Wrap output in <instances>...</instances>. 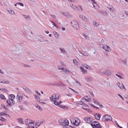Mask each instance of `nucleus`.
Returning <instances> with one entry per match:
<instances>
[{
  "label": "nucleus",
  "mask_w": 128,
  "mask_h": 128,
  "mask_svg": "<svg viewBox=\"0 0 128 128\" xmlns=\"http://www.w3.org/2000/svg\"><path fill=\"white\" fill-rule=\"evenodd\" d=\"M71 123L74 125L77 126L79 124L80 120L79 118L76 117H73L71 118Z\"/></svg>",
  "instance_id": "1"
},
{
  "label": "nucleus",
  "mask_w": 128,
  "mask_h": 128,
  "mask_svg": "<svg viewBox=\"0 0 128 128\" xmlns=\"http://www.w3.org/2000/svg\"><path fill=\"white\" fill-rule=\"evenodd\" d=\"M58 122L60 124L64 126H68L69 123L68 121L66 119L59 120Z\"/></svg>",
  "instance_id": "2"
},
{
  "label": "nucleus",
  "mask_w": 128,
  "mask_h": 128,
  "mask_svg": "<svg viewBox=\"0 0 128 128\" xmlns=\"http://www.w3.org/2000/svg\"><path fill=\"white\" fill-rule=\"evenodd\" d=\"M91 125L93 128H102V126L100 125V123L97 121H94Z\"/></svg>",
  "instance_id": "3"
},
{
  "label": "nucleus",
  "mask_w": 128,
  "mask_h": 128,
  "mask_svg": "<svg viewBox=\"0 0 128 128\" xmlns=\"http://www.w3.org/2000/svg\"><path fill=\"white\" fill-rule=\"evenodd\" d=\"M70 23L72 24V26L75 29H77L79 28V26L77 21L72 20L71 22Z\"/></svg>",
  "instance_id": "4"
},
{
  "label": "nucleus",
  "mask_w": 128,
  "mask_h": 128,
  "mask_svg": "<svg viewBox=\"0 0 128 128\" xmlns=\"http://www.w3.org/2000/svg\"><path fill=\"white\" fill-rule=\"evenodd\" d=\"M59 94H54L51 97H50V99L52 102H54V101H56L55 100H58L59 99Z\"/></svg>",
  "instance_id": "5"
},
{
  "label": "nucleus",
  "mask_w": 128,
  "mask_h": 128,
  "mask_svg": "<svg viewBox=\"0 0 128 128\" xmlns=\"http://www.w3.org/2000/svg\"><path fill=\"white\" fill-rule=\"evenodd\" d=\"M112 118L110 115L108 114H106L103 116V120L104 121H112Z\"/></svg>",
  "instance_id": "6"
},
{
  "label": "nucleus",
  "mask_w": 128,
  "mask_h": 128,
  "mask_svg": "<svg viewBox=\"0 0 128 128\" xmlns=\"http://www.w3.org/2000/svg\"><path fill=\"white\" fill-rule=\"evenodd\" d=\"M62 102L61 101L58 102L56 101H54V103L55 105L58 106L59 107H60L61 108H63L64 109L66 108H67L66 106H64L60 104Z\"/></svg>",
  "instance_id": "7"
},
{
  "label": "nucleus",
  "mask_w": 128,
  "mask_h": 128,
  "mask_svg": "<svg viewBox=\"0 0 128 128\" xmlns=\"http://www.w3.org/2000/svg\"><path fill=\"white\" fill-rule=\"evenodd\" d=\"M25 122L26 124L29 126V125H34V122L33 121L31 120L30 119H27L25 120Z\"/></svg>",
  "instance_id": "8"
},
{
  "label": "nucleus",
  "mask_w": 128,
  "mask_h": 128,
  "mask_svg": "<svg viewBox=\"0 0 128 128\" xmlns=\"http://www.w3.org/2000/svg\"><path fill=\"white\" fill-rule=\"evenodd\" d=\"M84 120L88 124H92L93 121L92 118H91L87 117L84 118Z\"/></svg>",
  "instance_id": "9"
},
{
  "label": "nucleus",
  "mask_w": 128,
  "mask_h": 128,
  "mask_svg": "<svg viewBox=\"0 0 128 128\" xmlns=\"http://www.w3.org/2000/svg\"><path fill=\"white\" fill-rule=\"evenodd\" d=\"M102 48L103 49L108 52H109L111 51L110 48L108 45H103Z\"/></svg>",
  "instance_id": "10"
},
{
  "label": "nucleus",
  "mask_w": 128,
  "mask_h": 128,
  "mask_svg": "<svg viewBox=\"0 0 128 128\" xmlns=\"http://www.w3.org/2000/svg\"><path fill=\"white\" fill-rule=\"evenodd\" d=\"M7 102L10 105H11L14 104V100L11 99L10 98H9V99L7 100Z\"/></svg>",
  "instance_id": "11"
},
{
  "label": "nucleus",
  "mask_w": 128,
  "mask_h": 128,
  "mask_svg": "<svg viewBox=\"0 0 128 128\" xmlns=\"http://www.w3.org/2000/svg\"><path fill=\"white\" fill-rule=\"evenodd\" d=\"M117 85L118 87L121 89H124L126 90L125 87L122 83H118L117 84Z\"/></svg>",
  "instance_id": "12"
},
{
  "label": "nucleus",
  "mask_w": 128,
  "mask_h": 128,
  "mask_svg": "<svg viewBox=\"0 0 128 128\" xmlns=\"http://www.w3.org/2000/svg\"><path fill=\"white\" fill-rule=\"evenodd\" d=\"M80 18L84 21H88V19L84 15H81L80 16Z\"/></svg>",
  "instance_id": "13"
},
{
  "label": "nucleus",
  "mask_w": 128,
  "mask_h": 128,
  "mask_svg": "<svg viewBox=\"0 0 128 128\" xmlns=\"http://www.w3.org/2000/svg\"><path fill=\"white\" fill-rule=\"evenodd\" d=\"M63 14L65 16L68 18H70L72 17V15L68 12L63 13Z\"/></svg>",
  "instance_id": "14"
},
{
  "label": "nucleus",
  "mask_w": 128,
  "mask_h": 128,
  "mask_svg": "<svg viewBox=\"0 0 128 128\" xmlns=\"http://www.w3.org/2000/svg\"><path fill=\"white\" fill-rule=\"evenodd\" d=\"M111 74L110 72L108 70H106L104 71L103 74L107 76H109Z\"/></svg>",
  "instance_id": "15"
},
{
  "label": "nucleus",
  "mask_w": 128,
  "mask_h": 128,
  "mask_svg": "<svg viewBox=\"0 0 128 128\" xmlns=\"http://www.w3.org/2000/svg\"><path fill=\"white\" fill-rule=\"evenodd\" d=\"M23 88L28 92L30 93L31 92V90L26 87L24 86L23 87Z\"/></svg>",
  "instance_id": "16"
},
{
  "label": "nucleus",
  "mask_w": 128,
  "mask_h": 128,
  "mask_svg": "<svg viewBox=\"0 0 128 128\" xmlns=\"http://www.w3.org/2000/svg\"><path fill=\"white\" fill-rule=\"evenodd\" d=\"M51 23L49 24V26L51 28H53L54 26H56V24L53 22L51 21Z\"/></svg>",
  "instance_id": "17"
},
{
  "label": "nucleus",
  "mask_w": 128,
  "mask_h": 128,
  "mask_svg": "<svg viewBox=\"0 0 128 128\" xmlns=\"http://www.w3.org/2000/svg\"><path fill=\"white\" fill-rule=\"evenodd\" d=\"M104 71L103 68H100L98 69L97 71V72L99 74H103Z\"/></svg>",
  "instance_id": "18"
},
{
  "label": "nucleus",
  "mask_w": 128,
  "mask_h": 128,
  "mask_svg": "<svg viewBox=\"0 0 128 128\" xmlns=\"http://www.w3.org/2000/svg\"><path fill=\"white\" fill-rule=\"evenodd\" d=\"M53 34L56 38H59V35L58 32L55 31H54L53 32Z\"/></svg>",
  "instance_id": "19"
},
{
  "label": "nucleus",
  "mask_w": 128,
  "mask_h": 128,
  "mask_svg": "<svg viewBox=\"0 0 128 128\" xmlns=\"http://www.w3.org/2000/svg\"><path fill=\"white\" fill-rule=\"evenodd\" d=\"M59 49L60 50L62 53H63L64 54H66V52L64 48H60Z\"/></svg>",
  "instance_id": "20"
},
{
  "label": "nucleus",
  "mask_w": 128,
  "mask_h": 128,
  "mask_svg": "<svg viewBox=\"0 0 128 128\" xmlns=\"http://www.w3.org/2000/svg\"><path fill=\"white\" fill-rule=\"evenodd\" d=\"M61 70H62V71L64 73L68 72H69V70L65 68H62Z\"/></svg>",
  "instance_id": "21"
},
{
  "label": "nucleus",
  "mask_w": 128,
  "mask_h": 128,
  "mask_svg": "<svg viewBox=\"0 0 128 128\" xmlns=\"http://www.w3.org/2000/svg\"><path fill=\"white\" fill-rule=\"evenodd\" d=\"M94 116L95 118L98 120H100V115L97 114H95Z\"/></svg>",
  "instance_id": "22"
},
{
  "label": "nucleus",
  "mask_w": 128,
  "mask_h": 128,
  "mask_svg": "<svg viewBox=\"0 0 128 128\" xmlns=\"http://www.w3.org/2000/svg\"><path fill=\"white\" fill-rule=\"evenodd\" d=\"M80 68L83 73L85 74H86L87 73V71L86 70L81 67H80Z\"/></svg>",
  "instance_id": "23"
},
{
  "label": "nucleus",
  "mask_w": 128,
  "mask_h": 128,
  "mask_svg": "<svg viewBox=\"0 0 128 128\" xmlns=\"http://www.w3.org/2000/svg\"><path fill=\"white\" fill-rule=\"evenodd\" d=\"M93 25L95 27H97L99 25L98 24L95 20L93 21Z\"/></svg>",
  "instance_id": "24"
},
{
  "label": "nucleus",
  "mask_w": 128,
  "mask_h": 128,
  "mask_svg": "<svg viewBox=\"0 0 128 128\" xmlns=\"http://www.w3.org/2000/svg\"><path fill=\"white\" fill-rule=\"evenodd\" d=\"M18 122L20 124H24V121L22 118H19L18 119Z\"/></svg>",
  "instance_id": "25"
},
{
  "label": "nucleus",
  "mask_w": 128,
  "mask_h": 128,
  "mask_svg": "<svg viewBox=\"0 0 128 128\" xmlns=\"http://www.w3.org/2000/svg\"><path fill=\"white\" fill-rule=\"evenodd\" d=\"M93 4L94 8L95 9H96L98 8L99 6L96 2L93 3Z\"/></svg>",
  "instance_id": "26"
},
{
  "label": "nucleus",
  "mask_w": 128,
  "mask_h": 128,
  "mask_svg": "<svg viewBox=\"0 0 128 128\" xmlns=\"http://www.w3.org/2000/svg\"><path fill=\"white\" fill-rule=\"evenodd\" d=\"M16 98L18 100V101L20 102L22 99V96H20L19 95H17L16 96Z\"/></svg>",
  "instance_id": "27"
},
{
  "label": "nucleus",
  "mask_w": 128,
  "mask_h": 128,
  "mask_svg": "<svg viewBox=\"0 0 128 128\" xmlns=\"http://www.w3.org/2000/svg\"><path fill=\"white\" fill-rule=\"evenodd\" d=\"M8 11L10 13L12 14H14V12L12 9H9Z\"/></svg>",
  "instance_id": "28"
},
{
  "label": "nucleus",
  "mask_w": 128,
  "mask_h": 128,
  "mask_svg": "<svg viewBox=\"0 0 128 128\" xmlns=\"http://www.w3.org/2000/svg\"><path fill=\"white\" fill-rule=\"evenodd\" d=\"M101 13L105 16H107L108 14L107 12L104 10H102L101 11Z\"/></svg>",
  "instance_id": "29"
},
{
  "label": "nucleus",
  "mask_w": 128,
  "mask_h": 128,
  "mask_svg": "<svg viewBox=\"0 0 128 128\" xmlns=\"http://www.w3.org/2000/svg\"><path fill=\"white\" fill-rule=\"evenodd\" d=\"M23 16L24 18L27 20H29L30 18V16L29 15L23 14Z\"/></svg>",
  "instance_id": "30"
},
{
  "label": "nucleus",
  "mask_w": 128,
  "mask_h": 128,
  "mask_svg": "<svg viewBox=\"0 0 128 128\" xmlns=\"http://www.w3.org/2000/svg\"><path fill=\"white\" fill-rule=\"evenodd\" d=\"M34 96L35 98L39 102H40V97L37 95H35Z\"/></svg>",
  "instance_id": "31"
},
{
  "label": "nucleus",
  "mask_w": 128,
  "mask_h": 128,
  "mask_svg": "<svg viewBox=\"0 0 128 128\" xmlns=\"http://www.w3.org/2000/svg\"><path fill=\"white\" fill-rule=\"evenodd\" d=\"M2 83H4L5 84H9L10 83V82L8 80L5 81V80H2Z\"/></svg>",
  "instance_id": "32"
},
{
  "label": "nucleus",
  "mask_w": 128,
  "mask_h": 128,
  "mask_svg": "<svg viewBox=\"0 0 128 128\" xmlns=\"http://www.w3.org/2000/svg\"><path fill=\"white\" fill-rule=\"evenodd\" d=\"M73 63L75 65H78V62L76 59H74L73 60Z\"/></svg>",
  "instance_id": "33"
},
{
  "label": "nucleus",
  "mask_w": 128,
  "mask_h": 128,
  "mask_svg": "<svg viewBox=\"0 0 128 128\" xmlns=\"http://www.w3.org/2000/svg\"><path fill=\"white\" fill-rule=\"evenodd\" d=\"M35 106L36 108L38 109L40 111H41L42 110V108H41L40 106L36 104L35 105Z\"/></svg>",
  "instance_id": "34"
},
{
  "label": "nucleus",
  "mask_w": 128,
  "mask_h": 128,
  "mask_svg": "<svg viewBox=\"0 0 128 128\" xmlns=\"http://www.w3.org/2000/svg\"><path fill=\"white\" fill-rule=\"evenodd\" d=\"M93 100L95 104L99 105V103L98 101L94 98H93Z\"/></svg>",
  "instance_id": "35"
},
{
  "label": "nucleus",
  "mask_w": 128,
  "mask_h": 128,
  "mask_svg": "<svg viewBox=\"0 0 128 128\" xmlns=\"http://www.w3.org/2000/svg\"><path fill=\"white\" fill-rule=\"evenodd\" d=\"M15 96L13 94H11L9 97V98H10L11 99H12L14 100V99L15 98Z\"/></svg>",
  "instance_id": "36"
},
{
  "label": "nucleus",
  "mask_w": 128,
  "mask_h": 128,
  "mask_svg": "<svg viewBox=\"0 0 128 128\" xmlns=\"http://www.w3.org/2000/svg\"><path fill=\"white\" fill-rule=\"evenodd\" d=\"M85 78L86 81H90L92 80L91 78L89 77H85Z\"/></svg>",
  "instance_id": "37"
},
{
  "label": "nucleus",
  "mask_w": 128,
  "mask_h": 128,
  "mask_svg": "<svg viewBox=\"0 0 128 128\" xmlns=\"http://www.w3.org/2000/svg\"><path fill=\"white\" fill-rule=\"evenodd\" d=\"M85 68H86L87 69L90 70V69H91V68L90 66H88L87 65H84L83 66Z\"/></svg>",
  "instance_id": "38"
},
{
  "label": "nucleus",
  "mask_w": 128,
  "mask_h": 128,
  "mask_svg": "<svg viewBox=\"0 0 128 128\" xmlns=\"http://www.w3.org/2000/svg\"><path fill=\"white\" fill-rule=\"evenodd\" d=\"M1 114V116H2L3 115H5L6 116H7V115H8V114H7L6 112H1L0 113Z\"/></svg>",
  "instance_id": "39"
},
{
  "label": "nucleus",
  "mask_w": 128,
  "mask_h": 128,
  "mask_svg": "<svg viewBox=\"0 0 128 128\" xmlns=\"http://www.w3.org/2000/svg\"><path fill=\"white\" fill-rule=\"evenodd\" d=\"M0 98H1L2 100L6 99V98H5L4 96L2 94H0Z\"/></svg>",
  "instance_id": "40"
},
{
  "label": "nucleus",
  "mask_w": 128,
  "mask_h": 128,
  "mask_svg": "<svg viewBox=\"0 0 128 128\" xmlns=\"http://www.w3.org/2000/svg\"><path fill=\"white\" fill-rule=\"evenodd\" d=\"M82 104H80L81 105H82L83 106H84L85 107H87L88 106V105L84 103V102H82Z\"/></svg>",
  "instance_id": "41"
},
{
  "label": "nucleus",
  "mask_w": 128,
  "mask_h": 128,
  "mask_svg": "<svg viewBox=\"0 0 128 128\" xmlns=\"http://www.w3.org/2000/svg\"><path fill=\"white\" fill-rule=\"evenodd\" d=\"M90 104L91 106H92L93 108H95L96 109H98V107L94 106L92 104Z\"/></svg>",
  "instance_id": "42"
},
{
  "label": "nucleus",
  "mask_w": 128,
  "mask_h": 128,
  "mask_svg": "<svg viewBox=\"0 0 128 128\" xmlns=\"http://www.w3.org/2000/svg\"><path fill=\"white\" fill-rule=\"evenodd\" d=\"M107 8L110 10V11L111 12H113L115 10H114V9H112V8H108L107 7Z\"/></svg>",
  "instance_id": "43"
},
{
  "label": "nucleus",
  "mask_w": 128,
  "mask_h": 128,
  "mask_svg": "<svg viewBox=\"0 0 128 128\" xmlns=\"http://www.w3.org/2000/svg\"><path fill=\"white\" fill-rule=\"evenodd\" d=\"M83 36H84L86 39V40H88L89 39V38L88 36H87L85 34H84Z\"/></svg>",
  "instance_id": "44"
},
{
  "label": "nucleus",
  "mask_w": 128,
  "mask_h": 128,
  "mask_svg": "<svg viewBox=\"0 0 128 128\" xmlns=\"http://www.w3.org/2000/svg\"><path fill=\"white\" fill-rule=\"evenodd\" d=\"M85 98H82L80 102H83L85 101Z\"/></svg>",
  "instance_id": "45"
},
{
  "label": "nucleus",
  "mask_w": 128,
  "mask_h": 128,
  "mask_svg": "<svg viewBox=\"0 0 128 128\" xmlns=\"http://www.w3.org/2000/svg\"><path fill=\"white\" fill-rule=\"evenodd\" d=\"M34 125H29V126L27 128H34Z\"/></svg>",
  "instance_id": "46"
},
{
  "label": "nucleus",
  "mask_w": 128,
  "mask_h": 128,
  "mask_svg": "<svg viewBox=\"0 0 128 128\" xmlns=\"http://www.w3.org/2000/svg\"><path fill=\"white\" fill-rule=\"evenodd\" d=\"M5 120V119L4 118L1 117L0 118V120L2 121V122H4Z\"/></svg>",
  "instance_id": "47"
},
{
  "label": "nucleus",
  "mask_w": 128,
  "mask_h": 128,
  "mask_svg": "<svg viewBox=\"0 0 128 128\" xmlns=\"http://www.w3.org/2000/svg\"><path fill=\"white\" fill-rule=\"evenodd\" d=\"M123 62H124V64L125 65H127V62L126 60V59L124 60H123Z\"/></svg>",
  "instance_id": "48"
},
{
  "label": "nucleus",
  "mask_w": 128,
  "mask_h": 128,
  "mask_svg": "<svg viewBox=\"0 0 128 128\" xmlns=\"http://www.w3.org/2000/svg\"><path fill=\"white\" fill-rule=\"evenodd\" d=\"M16 4H19L20 5V6H24L23 4L21 2H18V3H16Z\"/></svg>",
  "instance_id": "49"
},
{
  "label": "nucleus",
  "mask_w": 128,
  "mask_h": 128,
  "mask_svg": "<svg viewBox=\"0 0 128 128\" xmlns=\"http://www.w3.org/2000/svg\"><path fill=\"white\" fill-rule=\"evenodd\" d=\"M116 76H118V77L120 78H123L121 76L118 75L116 74Z\"/></svg>",
  "instance_id": "50"
},
{
  "label": "nucleus",
  "mask_w": 128,
  "mask_h": 128,
  "mask_svg": "<svg viewBox=\"0 0 128 128\" xmlns=\"http://www.w3.org/2000/svg\"><path fill=\"white\" fill-rule=\"evenodd\" d=\"M13 50V52H14V53H15L16 51H18V49H17L16 48V50Z\"/></svg>",
  "instance_id": "51"
},
{
  "label": "nucleus",
  "mask_w": 128,
  "mask_h": 128,
  "mask_svg": "<svg viewBox=\"0 0 128 128\" xmlns=\"http://www.w3.org/2000/svg\"><path fill=\"white\" fill-rule=\"evenodd\" d=\"M85 101H87L88 102H90V98H88L87 99L85 98Z\"/></svg>",
  "instance_id": "52"
},
{
  "label": "nucleus",
  "mask_w": 128,
  "mask_h": 128,
  "mask_svg": "<svg viewBox=\"0 0 128 128\" xmlns=\"http://www.w3.org/2000/svg\"><path fill=\"white\" fill-rule=\"evenodd\" d=\"M84 110H86L87 111H89V109L87 108H82Z\"/></svg>",
  "instance_id": "53"
},
{
  "label": "nucleus",
  "mask_w": 128,
  "mask_h": 128,
  "mask_svg": "<svg viewBox=\"0 0 128 128\" xmlns=\"http://www.w3.org/2000/svg\"><path fill=\"white\" fill-rule=\"evenodd\" d=\"M35 92L38 95L40 96V94L37 90H35Z\"/></svg>",
  "instance_id": "54"
},
{
  "label": "nucleus",
  "mask_w": 128,
  "mask_h": 128,
  "mask_svg": "<svg viewBox=\"0 0 128 128\" xmlns=\"http://www.w3.org/2000/svg\"><path fill=\"white\" fill-rule=\"evenodd\" d=\"M41 123V122H38L36 123V124L37 125L39 126Z\"/></svg>",
  "instance_id": "55"
},
{
  "label": "nucleus",
  "mask_w": 128,
  "mask_h": 128,
  "mask_svg": "<svg viewBox=\"0 0 128 128\" xmlns=\"http://www.w3.org/2000/svg\"><path fill=\"white\" fill-rule=\"evenodd\" d=\"M118 95L123 100H124V99L123 97L120 94H118Z\"/></svg>",
  "instance_id": "56"
},
{
  "label": "nucleus",
  "mask_w": 128,
  "mask_h": 128,
  "mask_svg": "<svg viewBox=\"0 0 128 128\" xmlns=\"http://www.w3.org/2000/svg\"><path fill=\"white\" fill-rule=\"evenodd\" d=\"M76 83L78 84H79L80 86H81V85L80 84V83L78 81V80H76Z\"/></svg>",
  "instance_id": "57"
},
{
  "label": "nucleus",
  "mask_w": 128,
  "mask_h": 128,
  "mask_svg": "<svg viewBox=\"0 0 128 128\" xmlns=\"http://www.w3.org/2000/svg\"><path fill=\"white\" fill-rule=\"evenodd\" d=\"M89 93L92 95V96H94V94L91 91Z\"/></svg>",
  "instance_id": "58"
},
{
  "label": "nucleus",
  "mask_w": 128,
  "mask_h": 128,
  "mask_svg": "<svg viewBox=\"0 0 128 128\" xmlns=\"http://www.w3.org/2000/svg\"><path fill=\"white\" fill-rule=\"evenodd\" d=\"M72 8L74 10H76L77 8V6H74L73 7H72Z\"/></svg>",
  "instance_id": "59"
},
{
  "label": "nucleus",
  "mask_w": 128,
  "mask_h": 128,
  "mask_svg": "<svg viewBox=\"0 0 128 128\" xmlns=\"http://www.w3.org/2000/svg\"><path fill=\"white\" fill-rule=\"evenodd\" d=\"M50 15L53 18H55L56 17V16L54 15L50 14Z\"/></svg>",
  "instance_id": "60"
},
{
  "label": "nucleus",
  "mask_w": 128,
  "mask_h": 128,
  "mask_svg": "<svg viewBox=\"0 0 128 128\" xmlns=\"http://www.w3.org/2000/svg\"><path fill=\"white\" fill-rule=\"evenodd\" d=\"M0 90H2V91H3L4 90V91L6 90V89H4V88L3 89V88H0Z\"/></svg>",
  "instance_id": "61"
},
{
  "label": "nucleus",
  "mask_w": 128,
  "mask_h": 128,
  "mask_svg": "<svg viewBox=\"0 0 128 128\" xmlns=\"http://www.w3.org/2000/svg\"><path fill=\"white\" fill-rule=\"evenodd\" d=\"M69 2H72L74 1V0H68Z\"/></svg>",
  "instance_id": "62"
},
{
  "label": "nucleus",
  "mask_w": 128,
  "mask_h": 128,
  "mask_svg": "<svg viewBox=\"0 0 128 128\" xmlns=\"http://www.w3.org/2000/svg\"><path fill=\"white\" fill-rule=\"evenodd\" d=\"M0 73L2 74H4V72L2 71L0 69Z\"/></svg>",
  "instance_id": "63"
},
{
  "label": "nucleus",
  "mask_w": 128,
  "mask_h": 128,
  "mask_svg": "<svg viewBox=\"0 0 128 128\" xmlns=\"http://www.w3.org/2000/svg\"><path fill=\"white\" fill-rule=\"evenodd\" d=\"M62 30L63 31H64L65 30V28L64 27H62Z\"/></svg>",
  "instance_id": "64"
}]
</instances>
